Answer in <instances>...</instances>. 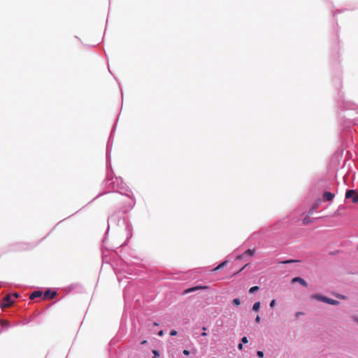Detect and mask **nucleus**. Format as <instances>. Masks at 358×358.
<instances>
[{"label":"nucleus","instance_id":"f257e3e1","mask_svg":"<svg viewBox=\"0 0 358 358\" xmlns=\"http://www.w3.org/2000/svg\"><path fill=\"white\" fill-rule=\"evenodd\" d=\"M14 303L13 296L7 294L0 301V307L2 308L10 306Z\"/></svg>","mask_w":358,"mask_h":358},{"label":"nucleus","instance_id":"f03ea898","mask_svg":"<svg viewBox=\"0 0 358 358\" xmlns=\"http://www.w3.org/2000/svg\"><path fill=\"white\" fill-rule=\"evenodd\" d=\"M346 199H352V201L354 203H356L358 201V194L354 189L348 190L345 193Z\"/></svg>","mask_w":358,"mask_h":358},{"label":"nucleus","instance_id":"7ed1b4c3","mask_svg":"<svg viewBox=\"0 0 358 358\" xmlns=\"http://www.w3.org/2000/svg\"><path fill=\"white\" fill-rule=\"evenodd\" d=\"M57 295V292L55 291H51L50 289L46 290L45 292H43V299H52L55 298Z\"/></svg>","mask_w":358,"mask_h":358},{"label":"nucleus","instance_id":"20e7f679","mask_svg":"<svg viewBox=\"0 0 358 358\" xmlns=\"http://www.w3.org/2000/svg\"><path fill=\"white\" fill-rule=\"evenodd\" d=\"M208 289V286H195V287H191V288L184 290L183 294H189V293H191V292H195L197 290H201V289L204 290V289Z\"/></svg>","mask_w":358,"mask_h":358},{"label":"nucleus","instance_id":"39448f33","mask_svg":"<svg viewBox=\"0 0 358 358\" xmlns=\"http://www.w3.org/2000/svg\"><path fill=\"white\" fill-rule=\"evenodd\" d=\"M41 296H43V292L42 291H40V290H37V291H34L33 292L30 296H29V299L33 300L37 297H41Z\"/></svg>","mask_w":358,"mask_h":358},{"label":"nucleus","instance_id":"423d86ee","mask_svg":"<svg viewBox=\"0 0 358 358\" xmlns=\"http://www.w3.org/2000/svg\"><path fill=\"white\" fill-rule=\"evenodd\" d=\"M334 197V194L329 192H325L323 194V198L324 200L331 201Z\"/></svg>","mask_w":358,"mask_h":358},{"label":"nucleus","instance_id":"0eeeda50","mask_svg":"<svg viewBox=\"0 0 358 358\" xmlns=\"http://www.w3.org/2000/svg\"><path fill=\"white\" fill-rule=\"evenodd\" d=\"M292 282H298L303 287L308 286L307 282L303 278H301L300 277H296V278H293Z\"/></svg>","mask_w":358,"mask_h":358},{"label":"nucleus","instance_id":"6e6552de","mask_svg":"<svg viewBox=\"0 0 358 358\" xmlns=\"http://www.w3.org/2000/svg\"><path fill=\"white\" fill-rule=\"evenodd\" d=\"M311 298L312 299H317L318 301H322V302H326V298L327 296H322V295H320V294H313L311 296Z\"/></svg>","mask_w":358,"mask_h":358},{"label":"nucleus","instance_id":"1a4fd4ad","mask_svg":"<svg viewBox=\"0 0 358 358\" xmlns=\"http://www.w3.org/2000/svg\"><path fill=\"white\" fill-rule=\"evenodd\" d=\"M320 201H316V202H315V203L312 206V207L310 208L309 212H308V214H309V215L313 214V211L319 207V206H320Z\"/></svg>","mask_w":358,"mask_h":358},{"label":"nucleus","instance_id":"9d476101","mask_svg":"<svg viewBox=\"0 0 358 358\" xmlns=\"http://www.w3.org/2000/svg\"><path fill=\"white\" fill-rule=\"evenodd\" d=\"M325 303L331 304V305H334V306H336V305L339 304V301H336V300H334V299H329L328 297L326 298V302Z\"/></svg>","mask_w":358,"mask_h":358},{"label":"nucleus","instance_id":"9b49d317","mask_svg":"<svg viewBox=\"0 0 358 358\" xmlns=\"http://www.w3.org/2000/svg\"><path fill=\"white\" fill-rule=\"evenodd\" d=\"M227 261H224L223 262L220 263L217 266H216L215 268L213 269V271H217L222 268H224L227 264Z\"/></svg>","mask_w":358,"mask_h":358},{"label":"nucleus","instance_id":"f8f14e48","mask_svg":"<svg viewBox=\"0 0 358 358\" xmlns=\"http://www.w3.org/2000/svg\"><path fill=\"white\" fill-rule=\"evenodd\" d=\"M260 306L261 304L259 301L255 302L252 306V310L254 311H258L260 308Z\"/></svg>","mask_w":358,"mask_h":358},{"label":"nucleus","instance_id":"ddd939ff","mask_svg":"<svg viewBox=\"0 0 358 358\" xmlns=\"http://www.w3.org/2000/svg\"><path fill=\"white\" fill-rule=\"evenodd\" d=\"M311 222V219L309 215H306V217L303 219V224H308Z\"/></svg>","mask_w":358,"mask_h":358},{"label":"nucleus","instance_id":"4468645a","mask_svg":"<svg viewBox=\"0 0 358 358\" xmlns=\"http://www.w3.org/2000/svg\"><path fill=\"white\" fill-rule=\"evenodd\" d=\"M255 252V250H252V249H248L244 253L243 255H249V256H253Z\"/></svg>","mask_w":358,"mask_h":358},{"label":"nucleus","instance_id":"2eb2a0df","mask_svg":"<svg viewBox=\"0 0 358 358\" xmlns=\"http://www.w3.org/2000/svg\"><path fill=\"white\" fill-rule=\"evenodd\" d=\"M259 289V287L258 286H254V287H252L250 289H249V292L250 294H252L257 291H258Z\"/></svg>","mask_w":358,"mask_h":358},{"label":"nucleus","instance_id":"dca6fc26","mask_svg":"<svg viewBox=\"0 0 358 358\" xmlns=\"http://www.w3.org/2000/svg\"><path fill=\"white\" fill-rule=\"evenodd\" d=\"M297 262H298L297 260L289 259V260L283 261L281 263L284 264H291V263Z\"/></svg>","mask_w":358,"mask_h":358},{"label":"nucleus","instance_id":"f3484780","mask_svg":"<svg viewBox=\"0 0 358 358\" xmlns=\"http://www.w3.org/2000/svg\"><path fill=\"white\" fill-rule=\"evenodd\" d=\"M232 302H233V304L236 306H239L241 303L240 299H237V298L234 299Z\"/></svg>","mask_w":358,"mask_h":358},{"label":"nucleus","instance_id":"a211bd4d","mask_svg":"<svg viewBox=\"0 0 358 358\" xmlns=\"http://www.w3.org/2000/svg\"><path fill=\"white\" fill-rule=\"evenodd\" d=\"M0 323H1V325L2 327H6V326H7V325H8V321H6V320H0Z\"/></svg>","mask_w":358,"mask_h":358},{"label":"nucleus","instance_id":"6ab92c4d","mask_svg":"<svg viewBox=\"0 0 358 358\" xmlns=\"http://www.w3.org/2000/svg\"><path fill=\"white\" fill-rule=\"evenodd\" d=\"M241 342H242V343H245V344L247 343L248 342L247 337H245V336L243 337L241 339Z\"/></svg>","mask_w":358,"mask_h":358},{"label":"nucleus","instance_id":"aec40b11","mask_svg":"<svg viewBox=\"0 0 358 358\" xmlns=\"http://www.w3.org/2000/svg\"><path fill=\"white\" fill-rule=\"evenodd\" d=\"M257 354L259 357L262 358L264 357V352L262 351H257Z\"/></svg>","mask_w":358,"mask_h":358},{"label":"nucleus","instance_id":"412c9836","mask_svg":"<svg viewBox=\"0 0 358 358\" xmlns=\"http://www.w3.org/2000/svg\"><path fill=\"white\" fill-rule=\"evenodd\" d=\"M275 306V300L273 299L270 303V307L273 308Z\"/></svg>","mask_w":358,"mask_h":358},{"label":"nucleus","instance_id":"4be33fe9","mask_svg":"<svg viewBox=\"0 0 358 358\" xmlns=\"http://www.w3.org/2000/svg\"><path fill=\"white\" fill-rule=\"evenodd\" d=\"M11 296H13V299L15 300V299H17L18 296H19V294L17 293H13V294H10Z\"/></svg>","mask_w":358,"mask_h":358},{"label":"nucleus","instance_id":"5701e85b","mask_svg":"<svg viewBox=\"0 0 358 358\" xmlns=\"http://www.w3.org/2000/svg\"><path fill=\"white\" fill-rule=\"evenodd\" d=\"M177 334H178L177 331H176V330H171V332H170V335L172 336H176Z\"/></svg>","mask_w":358,"mask_h":358},{"label":"nucleus","instance_id":"b1692460","mask_svg":"<svg viewBox=\"0 0 358 358\" xmlns=\"http://www.w3.org/2000/svg\"><path fill=\"white\" fill-rule=\"evenodd\" d=\"M183 354L186 356H188L189 355V351L187 350H183Z\"/></svg>","mask_w":358,"mask_h":358},{"label":"nucleus","instance_id":"393cba45","mask_svg":"<svg viewBox=\"0 0 358 358\" xmlns=\"http://www.w3.org/2000/svg\"><path fill=\"white\" fill-rule=\"evenodd\" d=\"M152 352H153V354L155 355V356H156V357H157V356H159V352H158V351H157V350H152Z\"/></svg>","mask_w":358,"mask_h":358},{"label":"nucleus","instance_id":"a878e982","mask_svg":"<svg viewBox=\"0 0 358 358\" xmlns=\"http://www.w3.org/2000/svg\"><path fill=\"white\" fill-rule=\"evenodd\" d=\"M255 322L257 323H259L260 322V317H259V315H257V317L255 318Z\"/></svg>","mask_w":358,"mask_h":358},{"label":"nucleus","instance_id":"bb28decb","mask_svg":"<svg viewBox=\"0 0 358 358\" xmlns=\"http://www.w3.org/2000/svg\"><path fill=\"white\" fill-rule=\"evenodd\" d=\"M303 315V313H302V312H297L296 313V317H299L300 315Z\"/></svg>","mask_w":358,"mask_h":358},{"label":"nucleus","instance_id":"cd10ccee","mask_svg":"<svg viewBox=\"0 0 358 358\" xmlns=\"http://www.w3.org/2000/svg\"><path fill=\"white\" fill-rule=\"evenodd\" d=\"M238 350H241L243 349V344L242 343H239L238 345Z\"/></svg>","mask_w":358,"mask_h":358},{"label":"nucleus","instance_id":"c85d7f7f","mask_svg":"<svg viewBox=\"0 0 358 358\" xmlns=\"http://www.w3.org/2000/svg\"><path fill=\"white\" fill-rule=\"evenodd\" d=\"M248 264L244 265L243 268H241L236 273L241 272Z\"/></svg>","mask_w":358,"mask_h":358},{"label":"nucleus","instance_id":"c756f323","mask_svg":"<svg viewBox=\"0 0 358 358\" xmlns=\"http://www.w3.org/2000/svg\"><path fill=\"white\" fill-rule=\"evenodd\" d=\"M243 255H244L243 254V255H241L237 256V257H236V259H237V260H238V259H242V258H243Z\"/></svg>","mask_w":358,"mask_h":358},{"label":"nucleus","instance_id":"7c9ffc66","mask_svg":"<svg viewBox=\"0 0 358 358\" xmlns=\"http://www.w3.org/2000/svg\"><path fill=\"white\" fill-rule=\"evenodd\" d=\"M158 335H159V336H163V335H164V331H163L162 330L159 331L158 332Z\"/></svg>","mask_w":358,"mask_h":358},{"label":"nucleus","instance_id":"2f4dec72","mask_svg":"<svg viewBox=\"0 0 358 358\" xmlns=\"http://www.w3.org/2000/svg\"><path fill=\"white\" fill-rule=\"evenodd\" d=\"M146 343H147V341L144 340V341H143L141 342V345H144V344H145Z\"/></svg>","mask_w":358,"mask_h":358},{"label":"nucleus","instance_id":"473e14b6","mask_svg":"<svg viewBox=\"0 0 358 358\" xmlns=\"http://www.w3.org/2000/svg\"><path fill=\"white\" fill-rule=\"evenodd\" d=\"M201 336H207V334H206V332H203V333L201 334Z\"/></svg>","mask_w":358,"mask_h":358},{"label":"nucleus","instance_id":"72a5a7b5","mask_svg":"<svg viewBox=\"0 0 358 358\" xmlns=\"http://www.w3.org/2000/svg\"><path fill=\"white\" fill-rule=\"evenodd\" d=\"M202 329H203V331H206V327H202Z\"/></svg>","mask_w":358,"mask_h":358},{"label":"nucleus","instance_id":"f704fd0d","mask_svg":"<svg viewBox=\"0 0 358 358\" xmlns=\"http://www.w3.org/2000/svg\"><path fill=\"white\" fill-rule=\"evenodd\" d=\"M154 325H155V326H158V325H159V324H158V323H157V322H155V323H154Z\"/></svg>","mask_w":358,"mask_h":358},{"label":"nucleus","instance_id":"c9c22d12","mask_svg":"<svg viewBox=\"0 0 358 358\" xmlns=\"http://www.w3.org/2000/svg\"><path fill=\"white\" fill-rule=\"evenodd\" d=\"M355 321H356L357 322H358V318H355Z\"/></svg>","mask_w":358,"mask_h":358},{"label":"nucleus","instance_id":"e433bc0d","mask_svg":"<svg viewBox=\"0 0 358 358\" xmlns=\"http://www.w3.org/2000/svg\"><path fill=\"white\" fill-rule=\"evenodd\" d=\"M357 250H358V245H357Z\"/></svg>","mask_w":358,"mask_h":358},{"label":"nucleus","instance_id":"4c0bfd02","mask_svg":"<svg viewBox=\"0 0 358 358\" xmlns=\"http://www.w3.org/2000/svg\"><path fill=\"white\" fill-rule=\"evenodd\" d=\"M154 358H156V357H154Z\"/></svg>","mask_w":358,"mask_h":358}]
</instances>
